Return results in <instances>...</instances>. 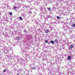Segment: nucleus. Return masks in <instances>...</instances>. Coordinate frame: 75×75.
<instances>
[{
  "mask_svg": "<svg viewBox=\"0 0 75 75\" xmlns=\"http://www.w3.org/2000/svg\"><path fill=\"white\" fill-rule=\"evenodd\" d=\"M49 31H50V30H46L45 31V33H46V34H48V33H49Z\"/></svg>",
  "mask_w": 75,
  "mask_h": 75,
  "instance_id": "nucleus-9",
  "label": "nucleus"
},
{
  "mask_svg": "<svg viewBox=\"0 0 75 75\" xmlns=\"http://www.w3.org/2000/svg\"><path fill=\"white\" fill-rule=\"evenodd\" d=\"M1 13H0V15H1Z\"/></svg>",
  "mask_w": 75,
  "mask_h": 75,
  "instance_id": "nucleus-38",
  "label": "nucleus"
},
{
  "mask_svg": "<svg viewBox=\"0 0 75 75\" xmlns=\"http://www.w3.org/2000/svg\"><path fill=\"white\" fill-rule=\"evenodd\" d=\"M13 15V13L12 12H10L9 13V15Z\"/></svg>",
  "mask_w": 75,
  "mask_h": 75,
  "instance_id": "nucleus-22",
  "label": "nucleus"
},
{
  "mask_svg": "<svg viewBox=\"0 0 75 75\" xmlns=\"http://www.w3.org/2000/svg\"><path fill=\"white\" fill-rule=\"evenodd\" d=\"M16 44H14V45H13V46H16Z\"/></svg>",
  "mask_w": 75,
  "mask_h": 75,
  "instance_id": "nucleus-31",
  "label": "nucleus"
},
{
  "mask_svg": "<svg viewBox=\"0 0 75 75\" xmlns=\"http://www.w3.org/2000/svg\"><path fill=\"white\" fill-rule=\"evenodd\" d=\"M38 2L35 1V3H33V4L34 5H35L36 6H38Z\"/></svg>",
  "mask_w": 75,
  "mask_h": 75,
  "instance_id": "nucleus-6",
  "label": "nucleus"
},
{
  "mask_svg": "<svg viewBox=\"0 0 75 75\" xmlns=\"http://www.w3.org/2000/svg\"><path fill=\"white\" fill-rule=\"evenodd\" d=\"M22 16L23 18H25V14H24V13H23Z\"/></svg>",
  "mask_w": 75,
  "mask_h": 75,
  "instance_id": "nucleus-13",
  "label": "nucleus"
},
{
  "mask_svg": "<svg viewBox=\"0 0 75 75\" xmlns=\"http://www.w3.org/2000/svg\"><path fill=\"white\" fill-rule=\"evenodd\" d=\"M20 38L19 37H18L14 38V39L15 40H19Z\"/></svg>",
  "mask_w": 75,
  "mask_h": 75,
  "instance_id": "nucleus-8",
  "label": "nucleus"
},
{
  "mask_svg": "<svg viewBox=\"0 0 75 75\" xmlns=\"http://www.w3.org/2000/svg\"><path fill=\"white\" fill-rule=\"evenodd\" d=\"M24 32L25 33V32H26V31H25V30H24Z\"/></svg>",
  "mask_w": 75,
  "mask_h": 75,
  "instance_id": "nucleus-36",
  "label": "nucleus"
},
{
  "mask_svg": "<svg viewBox=\"0 0 75 75\" xmlns=\"http://www.w3.org/2000/svg\"><path fill=\"white\" fill-rule=\"evenodd\" d=\"M50 3H53L54 2V0H50Z\"/></svg>",
  "mask_w": 75,
  "mask_h": 75,
  "instance_id": "nucleus-15",
  "label": "nucleus"
},
{
  "mask_svg": "<svg viewBox=\"0 0 75 75\" xmlns=\"http://www.w3.org/2000/svg\"><path fill=\"white\" fill-rule=\"evenodd\" d=\"M72 26L73 27H75V24H73L72 25Z\"/></svg>",
  "mask_w": 75,
  "mask_h": 75,
  "instance_id": "nucleus-23",
  "label": "nucleus"
},
{
  "mask_svg": "<svg viewBox=\"0 0 75 75\" xmlns=\"http://www.w3.org/2000/svg\"><path fill=\"white\" fill-rule=\"evenodd\" d=\"M46 13H47V12H45L44 13V14H46Z\"/></svg>",
  "mask_w": 75,
  "mask_h": 75,
  "instance_id": "nucleus-34",
  "label": "nucleus"
},
{
  "mask_svg": "<svg viewBox=\"0 0 75 75\" xmlns=\"http://www.w3.org/2000/svg\"><path fill=\"white\" fill-rule=\"evenodd\" d=\"M10 50L11 51H13V48L12 47L10 48Z\"/></svg>",
  "mask_w": 75,
  "mask_h": 75,
  "instance_id": "nucleus-29",
  "label": "nucleus"
},
{
  "mask_svg": "<svg viewBox=\"0 0 75 75\" xmlns=\"http://www.w3.org/2000/svg\"><path fill=\"white\" fill-rule=\"evenodd\" d=\"M20 19L21 20H23V18H22V17H19Z\"/></svg>",
  "mask_w": 75,
  "mask_h": 75,
  "instance_id": "nucleus-19",
  "label": "nucleus"
},
{
  "mask_svg": "<svg viewBox=\"0 0 75 75\" xmlns=\"http://www.w3.org/2000/svg\"><path fill=\"white\" fill-rule=\"evenodd\" d=\"M57 19H61V18L58 16H57Z\"/></svg>",
  "mask_w": 75,
  "mask_h": 75,
  "instance_id": "nucleus-18",
  "label": "nucleus"
},
{
  "mask_svg": "<svg viewBox=\"0 0 75 75\" xmlns=\"http://www.w3.org/2000/svg\"><path fill=\"white\" fill-rule=\"evenodd\" d=\"M24 46L23 45H22L21 46V48H23V47Z\"/></svg>",
  "mask_w": 75,
  "mask_h": 75,
  "instance_id": "nucleus-25",
  "label": "nucleus"
},
{
  "mask_svg": "<svg viewBox=\"0 0 75 75\" xmlns=\"http://www.w3.org/2000/svg\"><path fill=\"white\" fill-rule=\"evenodd\" d=\"M29 15H30V16L31 15V13H30V14L29 13Z\"/></svg>",
  "mask_w": 75,
  "mask_h": 75,
  "instance_id": "nucleus-37",
  "label": "nucleus"
},
{
  "mask_svg": "<svg viewBox=\"0 0 75 75\" xmlns=\"http://www.w3.org/2000/svg\"><path fill=\"white\" fill-rule=\"evenodd\" d=\"M27 1H28V0H27Z\"/></svg>",
  "mask_w": 75,
  "mask_h": 75,
  "instance_id": "nucleus-40",
  "label": "nucleus"
},
{
  "mask_svg": "<svg viewBox=\"0 0 75 75\" xmlns=\"http://www.w3.org/2000/svg\"><path fill=\"white\" fill-rule=\"evenodd\" d=\"M51 16H50L49 15H48L47 16V17L46 18V19H45H45H46V20H47V19H48V18H50V17Z\"/></svg>",
  "mask_w": 75,
  "mask_h": 75,
  "instance_id": "nucleus-11",
  "label": "nucleus"
},
{
  "mask_svg": "<svg viewBox=\"0 0 75 75\" xmlns=\"http://www.w3.org/2000/svg\"><path fill=\"white\" fill-rule=\"evenodd\" d=\"M22 52L23 53L22 54L25 55L26 57H29V54L27 53L25 54V52Z\"/></svg>",
  "mask_w": 75,
  "mask_h": 75,
  "instance_id": "nucleus-3",
  "label": "nucleus"
},
{
  "mask_svg": "<svg viewBox=\"0 0 75 75\" xmlns=\"http://www.w3.org/2000/svg\"><path fill=\"white\" fill-rule=\"evenodd\" d=\"M6 69H4V71H3V72H6Z\"/></svg>",
  "mask_w": 75,
  "mask_h": 75,
  "instance_id": "nucleus-27",
  "label": "nucleus"
},
{
  "mask_svg": "<svg viewBox=\"0 0 75 75\" xmlns=\"http://www.w3.org/2000/svg\"><path fill=\"white\" fill-rule=\"evenodd\" d=\"M17 8V7L16 6L13 7V10H15V9H16Z\"/></svg>",
  "mask_w": 75,
  "mask_h": 75,
  "instance_id": "nucleus-21",
  "label": "nucleus"
},
{
  "mask_svg": "<svg viewBox=\"0 0 75 75\" xmlns=\"http://www.w3.org/2000/svg\"><path fill=\"white\" fill-rule=\"evenodd\" d=\"M71 58V57L70 56H69L68 57V59H70Z\"/></svg>",
  "mask_w": 75,
  "mask_h": 75,
  "instance_id": "nucleus-14",
  "label": "nucleus"
},
{
  "mask_svg": "<svg viewBox=\"0 0 75 75\" xmlns=\"http://www.w3.org/2000/svg\"><path fill=\"white\" fill-rule=\"evenodd\" d=\"M50 42L52 43V44H54V42L53 41V40L51 41Z\"/></svg>",
  "mask_w": 75,
  "mask_h": 75,
  "instance_id": "nucleus-16",
  "label": "nucleus"
},
{
  "mask_svg": "<svg viewBox=\"0 0 75 75\" xmlns=\"http://www.w3.org/2000/svg\"><path fill=\"white\" fill-rule=\"evenodd\" d=\"M32 39V35H28L26 38V40H27L28 41H31Z\"/></svg>",
  "mask_w": 75,
  "mask_h": 75,
  "instance_id": "nucleus-1",
  "label": "nucleus"
},
{
  "mask_svg": "<svg viewBox=\"0 0 75 75\" xmlns=\"http://www.w3.org/2000/svg\"><path fill=\"white\" fill-rule=\"evenodd\" d=\"M48 9L49 10H50V11H51V8H48Z\"/></svg>",
  "mask_w": 75,
  "mask_h": 75,
  "instance_id": "nucleus-20",
  "label": "nucleus"
},
{
  "mask_svg": "<svg viewBox=\"0 0 75 75\" xmlns=\"http://www.w3.org/2000/svg\"><path fill=\"white\" fill-rule=\"evenodd\" d=\"M17 75H19V74H17Z\"/></svg>",
  "mask_w": 75,
  "mask_h": 75,
  "instance_id": "nucleus-39",
  "label": "nucleus"
},
{
  "mask_svg": "<svg viewBox=\"0 0 75 75\" xmlns=\"http://www.w3.org/2000/svg\"><path fill=\"white\" fill-rule=\"evenodd\" d=\"M53 10H55V7H54L53 8Z\"/></svg>",
  "mask_w": 75,
  "mask_h": 75,
  "instance_id": "nucleus-30",
  "label": "nucleus"
},
{
  "mask_svg": "<svg viewBox=\"0 0 75 75\" xmlns=\"http://www.w3.org/2000/svg\"><path fill=\"white\" fill-rule=\"evenodd\" d=\"M39 75H42V74H39Z\"/></svg>",
  "mask_w": 75,
  "mask_h": 75,
  "instance_id": "nucleus-35",
  "label": "nucleus"
},
{
  "mask_svg": "<svg viewBox=\"0 0 75 75\" xmlns=\"http://www.w3.org/2000/svg\"><path fill=\"white\" fill-rule=\"evenodd\" d=\"M55 42H58V40H55Z\"/></svg>",
  "mask_w": 75,
  "mask_h": 75,
  "instance_id": "nucleus-24",
  "label": "nucleus"
},
{
  "mask_svg": "<svg viewBox=\"0 0 75 75\" xmlns=\"http://www.w3.org/2000/svg\"><path fill=\"white\" fill-rule=\"evenodd\" d=\"M8 35L7 34H5V37H8Z\"/></svg>",
  "mask_w": 75,
  "mask_h": 75,
  "instance_id": "nucleus-17",
  "label": "nucleus"
},
{
  "mask_svg": "<svg viewBox=\"0 0 75 75\" xmlns=\"http://www.w3.org/2000/svg\"><path fill=\"white\" fill-rule=\"evenodd\" d=\"M40 10L42 11L43 10H44V11H46V9H45V8L44 7H43V6H41L40 7Z\"/></svg>",
  "mask_w": 75,
  "mask_h": 75,
  "instance_id": "nucleus-4",
  "label": "nucleus"
},
{
  "mask_svg": "<svg viewBox=\"0 0 75 75\" xmlns=\"http://www.w3.org/2000/svg\"><path fill=\"white\" fill-rule=\"evenodd\" d=\"M43 14H44V13H41L39 14V16H40V17H42L43 16Z\"/></svg>",
  "mask_w": 75,
  "mask_h": 75,
  "instance_id": "nucleus-12",
  "label": "nucleus"
},
{
  "mask_svg": "<svg viewBox=\"0 0 75 75\" xmlns=\"http://www.w3.org/2000/svg\"><path fill=\"white\" fill-rule=\"evenodd\" d=\"M29 13L31 14V12H30Z\"/></svg>",
  "mask_w": 75,
  "mask_h": 75,
  "instance_id": "nucleus-32",
  "label": "nucleus"
},
{
  "mask_svg": "<svg viewBox=\"0 0 75 75\" xmlns=\"http://www.w3.org/2000/svg\"><path fill=\"white\" fill-rule=\"evenodd\" d=\"M25 8H27V6H25Z\"/></svg>",
  "mask_w": 75,
  "mask_h": 75,
  "instance_id": "nucleus-33",
  "label": "nucleus"
},
{
  "mask_svg": "<svg viewBox=\"0 0 75 75\" xmlns=\"http://www.w3.org/2000/svg\"><path fill=\"white\" fill-rule=\"evenodd\" d=\"M17 72L19 74H20V70H18Z\"/></svg>",
  "mask_w": 75,
  "mask_h": 75,
  "instance_id": "nucleus-26",
  "label": "nucleus"
},
{
  "mask_svg": "<svg viewBox=\"0 0 75 75\" xmlns=\"http://www.w3.org/2000/svg\"><path fill=\"white\" fill-rule=\"evenodd\" d=\"M48 42V40H45V42L46 43H47V42Z\"/></svg>",
  "mask_w": 75,
  "mask_h": 75,
  "instance_id": "nucleus-28",
  "label": "nucleus"
},
{
  "mask_svg": "<svg viewBox=\"0 0 75 75\" xmlns=\"http://www.w3.org/2000/svg\"><path fill=\"white\" fill-rule=\"evenodd\" d=\"M36 24H39V25H40V27H42H42H43V24L42 23L39 24L38 23V22H36Z\"/></svg>",
  "mask_w": 75,
  "mask_h": 75,
  "instance_id": "nucleus-5",
  "label": "nucleus"
},
{
  "mask_svg": "<svg viewBox=\"0 0 75 75\" xmlns=\"http://www.w3.org/2000/svg\"><path fill=\"white\" fill-rule=\"evenodd\" d=\"M26 45V50H30V45L29 44H26L25 45Z\"/></svg>",
  "mask_w": 75,
  "mask_h": 75,
  "instance_id": "nucleus-2",
  "label": "nucleus"
},
{
  "mask_svg": "<svg viewBox=\"0 0 75 75\" xmlns=\"http://www.w3.org/2000/svg\"><path fill=\"white\" fill-rule=\"evenodd\" d=\"M31 69H32L33 70H35V69H36V67H31Z\"/></svg>",
  "mask_w": 75,
  "mask_h": 75,
  "instance_id": "nucleus-10",
  "label": "nucleus"
},
{
  "mask_svg": "<svg viewBox=\"0 0 75 75\" xmlns=\"http://www.w3.org/2000/svg\"><path fill=\"white\" fill-rule=\"evenodd\" d=\"M69 47L70 49H72V48H74V45H70V46H69Z\"/></svg>",
  "mask_w": 75,
  "mask_h": 75,
  "instance_id": "nucleus-7",
  "label": "nucleus"
}]
</instances>
